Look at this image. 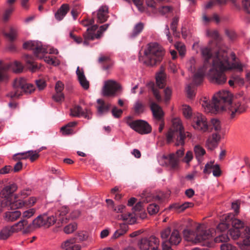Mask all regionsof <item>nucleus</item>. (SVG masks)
Listing matches in <instances>:
<instances>
[{"instance_id": "1", "label": "nucleus", "mask_w": 250, "mask_h": 250, "mask_svg": "<svg viewBox=\"0 0 250 250\" xmlns=\"http://www.w3.org/2000/svg\"><path fill=\"white\" fill-rule=\"evenodd\" d=\"M231 56L230 60L226 51L220 50L218 52L213 60L211 68L208 73V78L211 82L218 84L226 83L227 78L223 73L225 71L232 69H237L240 72L243 71L242 64L235 61V55L231 54Z\"/></svg>"}, {"instance_id": "2", "label": "nucleus", "mask_w": 250, "mask_h": 250, "mask_svg": "<svg viewBox=\"0 0 250 250\" xmlns=\"http://www.w3.org/2000/svg\"><path fill=\"white\" fill-rule=\"evenodd\" d=\"M231 94L228 91L223 90L216 93L212 98L213 107L207 100H204L202 105L208 112L227 111L231 104Z\"/></svg>"}, {"instance_id": "3", "label": "nucleus", "mask_w": 250, "mask_h": 250, "mask_svg": "<svg viewBox=\"0 0 250 250\" xmlns=\"http://www.w3.org/2000/svg\"><path fill=\"white\" fill-rule=\"evenodd\" d=\"M213 230L207 229L203 224H198L194 230L185 229L183 235L185 240L194 244H201L213 236Z\"/></svg>"}, {"instance_id": "4", "label": "nucleus", "mask_w": 250, "mask_h": 250, "mask_svg": "<svg viewBox=\"0 0 250 250\" xmlns=\"http://www.w3.org/2000/svg\"><path fill=\"white\" fill-rule=\"evenodd\" d=\"M165 51L157 43H150L144 51V54L139 57V61L146 65L153 66L162 59Z\"/></svg>"}, {"instance_id": "5", "label": "nucleus", "mask_w": 250, "mask_h": 250, "mask_svg": "<svg viewBox=\"0 0 250 250\" xmlns=\"http://www.w3.org/2000/svg\"><path fill=\"white\" fill-rule=\"evenodd\" d=\"M191 138L192 135L187 132L184 131L181 120L179 118H173L172 120V126L167 134V141L168 143L176 140V146H183L185 144L186 137Z\"/></svg>"}, {"instance_id": "6", "label": "nucleus", "mask_w": 250, "mask_h": 250, "mask_svg": "<svg viewBox=\"0 0 250 250\" xmlns=\"http://www.w3.org/2000/svg\"><path fill=\"white\" fill-rule=\"evenodd\" d=\"M160 234L162 242L166 243L177 245L182 240L179 230L177 229H171L170 227L163 229Z\"/></svg>"}, {"instance_id": "7", "label": "nucleus", "mask_w": 250, "mask_h": 250, "mask_svg": "<svg viewBox=\"0 0 250 250\" xmlns=\"http://www.w3.org/2000/svg\"><path fill=\"white\" fill-rule=\"evenodd\" d=\"M109 27V24H105L103 25H101L98 30L97 31V33L95 34V31L98 28V26L97 25H93L90 27H88L86 31L83 33V36L84 38V41L83 43L84 45H88V41L90 40H94L95 39H100L102 36L104 32H105Z\"/></svg>"}, {"instance_id": "8", "label": "nucleus", "mask_w": 250, "mask_h": 250, "mask_svg": "<svg viewBox=\"0 0 250 250\" xmlns=\"http://www.w3.org/2000/svg\"><path fill=\"white\" fill-rule=\"evenodd\" d=\"M248 103L245 98L233 101L227 111L231 119H233L241 113L245 112L248 108Z\"/></svg>"}, {"instance_id": "9", "label": "nucleus", "mask_w": 250, "mask_h": 250, "mask_svg": "<svg viewBox=\"0 0 250 250\" xmlns=\"http://www.w3.org/2000/svg\"><path fill=\"white\" fill-rule=\"evenodd\" d=\"M27 225L26 220H22L14 225L5 226L0 231V239L4 240L8 239L13 233L21 230Z\"/></svg>"}, {"instance_id": "10", "label": "nucleus", "mask_w": 250, "mask_h": 250, "mask_svg": "<svg viewBox=\"0 0 250 250\" xmlns=\"http://www.w3.org/2000/svg\"><path fill=\"white\" fill-rule=\"evenodd\" d=\"M126 124L135 131L142 135L148 134L152 130L151 126L144 120L127 121Z\"/></svg>"}, {"instance_id": "11", "label": "nucleus", "mask_w": 250, "mask_h": 250, "mask_svg": "<svg viewBox=\"0 0 250 250\" xmlns=\"http://www.w3.org/2000/svg\"><path fill=\"white\" fill-rule=\"evenodd\" d=\"M23 47L26 49L32 50L35 55L39 59H42L44 54L48 53L47 49L43 46L41 42L29 41L23 43Z\"/></svg>"}, {"instance_id": "12", "label": "nucleus", "mask_w": 250, "mask_h": 250, "mask_svg": "<svg viewBox=\"0 0 250 250\" xmlns=\"http://www.w3.org/2000/svg\"><path fill=\"white\" fill-rule=\"evenodd\" d=\"M121 88V85L116 81L109 80L104 82L102 94L106 97H114L115 96L116 93Z\"/></svg>"}, {"instance_id": "13", "label": "nucleus", "mask_w": 250, "mask_h": 250, "mask_svg": "<svg viewBox=\"0 0 250 250\" xmlns=\"http://www.w3.org/2000/svg\"><path fill=\"white\" fill-rule=\"evenodd\" d=\"M56 221L55 217L53 215H48L43 214L38 216L32 221V225L34 227H49L54 224Z\"/></svg>"}, {"instance_id": "14", "label": "nucleus", "mask_w": 250, "mask_h": 250, "mask_svg": "<svg viewBox=\"0 0 250 250\" xmlns=\"http://www.w3.org/2000/svg\"><path fill=\"white\" fill-rule=\"evenodd\" d=\"M192 125L194 129L203 132H208L209 130L206 118L199 113L194 115Z\"/></svg>"}, {"instance_id": "15", "label": "nucleus", "mask_w": 250, "mask_h": 250, "mask_svg": "<svg viewBox=\"0 0 250 250\" xmlns=\"http://www.w3.org/2000/svg\"><path fill=\"white\" fill-rule=\"evenodd\" d=\"M138 245L141 250H149L150 249L152 250L153 248L159 247V240L153 236L148 238H144L139 241Z\"/></svg>"}, {"instance_id": "16", "label": "nucleus", "mask_w": 250, "mask_h": 250, "mask_svg": "<svg viewBox=\"0 0 250 250\" xmlns=\"http://www.w3.org/2000/svg\"><path fill=\"white\" fill-rule=\"evenodd\" d=\"M26 80L23 78H18L15 79L13 83V90L9 93L8 96L12 98L20 97L22 93V90L25 86Z\"/></svg>"}, {"instance_id": "17", "label": "nucleus", "mask_w": 250, "mask_h": 250, "mask_svg": "<svg viewBox=\"0 0 250 250\" xmlns=\"http://www.w3.org/2000/svg\"><path fill=\"white\" fill-rule=\"evenodd\" d=\"M93 14L95 15L97 22L102 23L109 18V8L106 5H102Z\"/></svg>"}, {"instance_id": "18", "label": "nucleus", "mask_w": 250, "mask_h": 250, "mask_svg": "<svg viewBox=\"0 0 250 250\" xmlns=\"http://www.w3.org/2000/svg\"><path fill=\"white\" fill-rule=\"evenodd\" d=\"M17 189L18 186L16 184L9 183L2 188L0 192V195L2 199L9 200L10 197Z\"/></svg>"}, {"instance_id": "19", "label": "nucleus", "mask_w": 250, "mask_h": 250, "mask_svg": "<svg viewBox=\"0 0 250 250\" xmlns=\"http://www.w3.org/2000/svg\"><path fill=\"white\" fill-rule=\"evenodd\" d=\"M221 136L218 133H213L209 136L206 142V146L210 150H213L217 147Z\"/></svg>"}, {"instance_id": "20", "label": "nucleus", "mask_w": 250, "mask_h": 250, "mask_svg": "<svg viewBox=\"0 0 250 250\" xmlns=\"http://www.w3.org/2000/svg\"><path fill=\"white\" fill-rule=\"evenodd\" d=\"M70 115L74 117H83L89 119L91 118V114L89 111H83L80 106H75L71 109Z\"/></svg>"}, {"instance_id": "21", "label": "nucleus", "mask_w": 250, "mask_h": 250, "mask_svg": "<svg viewBox=\"0 0 250 250\" xmlns=\"http://www.w3.org/2000/svg\"><path fill=\"white\" fill-rule=\"evenodd\" d=\"M76 74L81 86L84 89H87L89 88V82L86 80L85 77L83 69L80 68L79 67H78L76 71Z\"/></svg>"}, {"instance_id": "22", "label": "nucleus", "mask_w": 250, "mask_h": 250, "mask_svg": "<svg viewBox=\"0 0 250 250\" xmlns=\"http://www.w3.org/2000/svg\"><path fill=\"white\" fill-rule=\"evenodd\" d=\"M150 107L154 118L161 121L164 116V112L161 106L156 103H152Z\"/></svg>"}, {"instance_id": "23", "label": "nucleus", "mask_w": 250, "mask_h": 250, "mask_svg": "<svg viewBox=\"0 0 250 250\" xmlns=\"http://www.w3.org/2000/svg\"><path fill=\"white\" fill-rule=\"evenodd\" d=\"M97 102L98 104L97 109L98 113L99 115H102L109 111L111 106L110 104L105 103L104 101L102 99H98Z\"/></svg>"}, {"instance_id": "24", "label": "nucleus", "mask_w": 250, "mask_h": 250, "mask_svg": "<svg viewBox=\"0 0 250 250\" xmlns=\"http://www.w3.org/2000/svg\"><path fill=\"white\" fill-rule=\"evenodd\" d=\"M21 214V211L18 210L7 211L3 214V219L7 222H13L19 218Z\"/></svg>"}, {"instance_id": "25", "label": "nucleus", "mask_w": 250, "mask_h": 250, "mask_svg": "<svg viewBox=\"0 0 250 250\" xmlns=\"http://www.w3.org/2000/svg\"><path fill=\"white\" fill-rule=\"evenodd\" d=\"M156 83L159 88H163L166 85V74L162 68L156 74Z\"/></svg>"}, {"instance_id": "26", "label": "nucleus", "mask_w": 250, "mask_h": 250, "mask_svg": "<svg viewBox=\"0 0 250 250\" xmlns=\"http://www.w3.org/2000/svg\"><path fill=\"white\" fill-rule=\"evenodd\" d=\"M200 50L202 58L204 60V64L203 66L207 67L208 62L212 57L211 48L208 46H203L201 48Z\"/></svg>"}, {"instance_id": "27", "label": "nucleus", "mask_w": 250, "mask_h": 250, "mask_svg": "<svg viewBox=\"0 0 250 250\" xmlns=\"http://www.w3.org/2000/svg\"><path fill=\"white\" fill-rule=\"evenodd\" d=\"M62 247L64 250H80L81 249V246L75 243L74 239L65 241L62 245Z\"/></svg>"}, {"instance_id": "28", "label": "nucleus", "mask_w": 250, "mask_h": 250, "mask_svg": "<svg viewBox=\"0 0 250 250\" xmlns=\"http://www.w3.org/2000/svg\"><path fill=\"white\" fill-rule=\"evenodd\" d=\"M117 218L119 220L124 221L129 224H133L136 221L133 214L126 212L125 210L124 213H122L120 215H118Z\"/></svg>"}, {"instance_id": "29", "label": "nucleus", "mask_w": 250, "mask_h": 250, "mask_svg": "<svg viewBox=\"0 0 250 250\" xmlns=\"http://www.w3.org/2000/svg\"><path fill=\"white\" fill-rule=\"evenodd\" d=\"M162 158L163 159L167 160L172 168L177 167L179 164L180 161L176 158L174 153H170L167 155H163Z\"/></svg>"}, {"instance_id": "30", "label": "nucleus", "mask_w": 250, "mask_h": 250, "mask_svg": "<svg viewBox=\"0 0 250 250\" xmlns=\"http://www.w3.org/2000/svg\"><path fill=\"white\" fill-rule=\"evenodd\" d=\"M69 10V6L67 4H63L55 13V16L58 21H61L64 17Z\"/></svg>"}, {"instance_id": "31", "label": "nucleus", "mask_w": 250, "mask_h": 250, "mask_svg": "<svg viewBox=\"0 0 250 250\" xmlns=\"http://www.w3.org/2000/svg\"><path fill=\"white\" fill-rule=\"evenodd\" d=\"M206 69L207 67L205 66L200 68L198 72L194 75L193 82L195 84H199L202 82Z\"/></svg>"}, {"instance_id": "32", "label": "nucleus", "mask_w": 250, "mask_h": 250, "mask_svg": "<svg viewBox=\"0 0 250 250\" xmlns=\"http://www.w3.org/2000/svg\"><path fill=\"white\" fill-rule=\"evenodd\" d=\"M222 129L220 121L217 119H213L211 121L210 128L209 129L210 132L212 130L215 131V133H219L220 132Z\"/></svg>"}, {"instance_id": "33", "label": "nucleus", "mask_w": 250, "mask_h": 250, "mask_svg": "<svg viewBox=\"0 0 250 250\" xmlns=\"http://www.w3.org/2000/svg\"><path fill=\"white\" fill-rule=\"evenodd\" d=\"M194 152L196 159L199 162H201L202 157L205 154L206 150L202 146L196 145L194 147Z\"/></svg>"}, {"instance_id": "34", "label": "nucleus", "mask_w": 250, "mask_h": 250, "mask_svg": "<svg viewBox=\"0 0 250 250\" xmlns=\"http://www.w3.org/2000/svg\"><path fill=\"white\" fill-rule=\"evenodd\" d=\"M230 222H231L232 227L234 229L241 230L244 227V223L238 219L235 218H231L230 220L229 219Z\"/></svg>"}, {"instance_id": "35", "label": "nucleus", "mask_w": 250, "mask_h": 250, "mask_svg": "<svg viewBox=\"0 0 250 250\" xmlns=\"http://www.w3.org/2000/svg\"><path fill=\"white\" fill-rule=\"evenodd\" d=\"M144 28V24L143 23L140 22L136 24L133 29L131 36L132 37H136L143 31Z\"/></svg>"}, {"instance_id": "36", "label": "nucleus", "mask_w": 250, "mask_h": 250, "mask_svg": "<svg viewBox=\"0 0 250 250\" xmlns=\"http://www.w3.org/2000/svg\"><path fill=\"white\" fill-rule=\"evenodd\" d=\"M9 205L10 206V208L12 209L22 208L23 207H25L24 200L23 201L21 199H18L13 201V202H11L10 201V204Z\"/></svg>"}, {"instance_id": "37", "label": "nucleus", "mask_w": 250, "mask_h": 250, "mask_svg": "<svg viewBox=\"0 0 250 250\" xmlns=\"http://www.w3.org/2000/svg\"><path fill=\"white\" fill-rule=\"evenodd\" d=\"M229 216L226 218V221L225 222L220 223L217 227V230L218 231L223 232L227 230L229 228Z\"/></svg>"}, {"instance_id": "38", "label": "nucleus", "mask_w": 250, "mask_h": 250, "mask_svg": "<svg viewBox=\"0 0 250 250\" xmlns=\"http://www.w3.org/2000/svg\"><path fill=\"white\" fill-rule=\"evenodd\" d=\"M77 229V224L75 223H70L63 228L64 232L66 234L73 232Z\"/></svg>"}, {"instance_id": "39", "label": "nucleus", "mask_w": 250, "mask_h": 250, "mask_svg": "<svg viewBox=\"0 0 250 250\" xmlns=\"http://www.w3.org/2000/svg\"><path fill=\"white\" fill-rule=\"evenodd\" d=\"M173 9V7L170 6H162L159 8L158 12L160 14L164 15L168 13H171V12H172Z\"/></svg>"}, {"instance_id": "40", "label": "nucleus", "mask_w": 250, "mask_h": 250, "mask_svg": "<svg viewBox=\"0 0 250 250\" xmlns=\"http://www.w3.org/2000/svg\"><path fill=\"white\" fill-rule=\"evenodd\" d=\"M215 166L216 164H214V162L212 161L207 163L205 166L203 172L206 174H210Z\"/></svg>"}, {"instance_id": "41", "label": "nucleus", "mask_w": 250, "mask_h": 250, "mask_svg": "<svg viewBox=\"0 0 250 250\" xmlns=\"http://www.w3.org/2000/svg\"><path fill=\"white\" fill-rule=\"evenodd\" d=\"M36 211V209L35 208H29L22 212V216L24 219H29L35 214Z\"/></svg>"}, {"instance_id": "42", "label": "nucleus", "mask_w": 250, "mask_h": 250, "mask_svg": "<svg viewBox=\"0 0 250 250\" xmlns=\"http://www.w3.org/2000/svg\"><path fill=\"white\" fill-rule=\"evenodd\" d=\"M40 150H29L27 151L28 158H29L31 162H34L39 157V152Z\"/></svg>"}, {"instance_id": "43", "label": "nucleus", "mask_w": 250, "mask_h": 250, "mask_svg": "<svg viewBox=\"0 0 250 250\" xmlns=\"http://www.w3.org/2000/svg\"><path fill=\"white\" fill-rule=\"evenodd\" d=\"M68 210L67 207L65 206H62L59 209L57 213L61 217L62 222H64V217L68 213Z\"/></svg>"}, {"instance_id": "44", "label": "nucleus", "mask_w": 250, "mask_h": 250, "mask_svg": "<svg viewBox=\"0 0 250 250\" xmlns=\"http://www.w3.org/2000/svg\"><path fill=\"white\" fill-rule=\"evenodd\" d=\"M159 210V207L155 204H151L147 207V211L149 214H156Z\"/></svg>"}, {"instance_id": "45", "label": "nucleus", "mask_w": 250, "mask_h": 250, "mask_svg": "<svg viewBox=\"0 0 250 250\" xmlns=\"http://www.w3.org/2000/svg\"><path fill=\"white\" fill-rule=\"evenodd\" d=\"M11 67L13 71L16 73L21 72L23 69V65L17 61L12 63Z\"/></svg>"}, {"instance_id": "46", "label": "nucleus", "mask_w": 250, "mask_h": 250, "mask_svg": "<svg viewBox=\"0 0 250 250\" xmlns=\"http://www.w3.org/2000/svg\"><path fill=\"white\" fill-rule=\"evenodd\" d=\"M144 104L140 101L136 102L134 105V111L137 113H142L144 110Z\"/></svg>"}, {"instance_id": "47", "label": "nucleus", "mask_w": 250, "mask_h": 250, "mask_svg": "<svg viewBox=\"0 0 250 250\" xmlns=\"http://www.w3.org/2000/svg\"><path fill=\"white\" fill-rule=\"evenodd\" d=\"M229 240V237L226 234H220L214 238L216 243L227 242Z\"/></svg>"}, {"instance_id": "48", "label": "nucleus", "mask_w": 250, "mask_h": 250, "mask_svg": "<svg viewBox=\"0 0 250 250\" xmlns=\"http://www.w3.org/2000/svg\"><path fill=\"white\" fill-rule=\"evenodd\" d=\"M229 234L234 240L238 239L241 236L240 230L238 229H234L233 227L229 229Z\"/></svg>"}, {"instance_id": "49", "label": "nucleus", "mask_w": 250, "mask_h": 250, "mask_svg": "<svg viewBox=\"0 0 250 250\" xmlns=\"http://www.w3.org/2000/svg\"><path fill=\"white\" fill-rule=\"evenodd\" d=\"M27 151L15 154L13 156L15 161H20L28 159Z\"/></svg>"}, {"instance_id": "50", "label": "nucleus", "mask_w": 250, "mask_h": 250, "mask_svg": "<svg viewBox=\"0 0 250 250\" xmlns=\"http://www.w3.org/2000/svg\"><path fill=\"white\" fill-rule=\"evenodd\" d=\"M183 113L186 118H190L192 115V111L190 106L185 105L182 107Z\"/></svg>"}, {"instance_id": "51", "label": "nucleus", "mask_w": 250, "mask_h": 250, "mask_svg": "<svg viewBox=\"0 0 250 250\" xmlns=\"http://www.w3.org/2000/svg\"><path fill=\"white\" fill-rule=\"evenodd\" d=\"M193 158V155L192 151H188L186 153L185 156L182 160V161L188 165H189V163L192 161Z\"/></svg>"}, {"instance_id": "52", "label": "nucleus", "mask_w": 250, "mask_h": 250, "mask_svg": "<svg viewBox=\"0 0 250 250\" xmlns=\"http://www.w3.org/2000/svg\"><path fill=\"white\" fill-rule=\"evenodd\" d=\"M123 227L124 228V229L123 230H118L116 231L112 236V238L116 239L119 237L120 236L123 235L126 232L127 227V226L126 225L124 224L123 225Z\"/></svg>"}, {"instance_id": "53", "label": "nucleus", "mask_w": 250, "mask_h": 250, "mask_svg": "<svg viewBox=\"0 0 250 250\" xmlns=\"http://www.w3.org/2000/svg\"><path fill=\"white\" fill-rule=\"evenodd\" d=\"M9 204L10 200L6 199L0 198V213L8 207Z\"/></svg>"}, {"instance_id": "54", "label": "nucleus", "mask_w": 250, "mask_h": 250, "mask_svg": "<svg viewBox=\"0 0 250 250\" xmlns=\"http://www.w3.org/2000/svg\"><path fill=\"white\" fill-rule=\"evenodd\" d=\"M35 86L33 84L28 83L26 82L25 86H24L22 90V92H24L26 93H31L35 90Z\"/></svg>"}, {"instance_id": "55", "label": "nucleus", "mask_w": 250, "mask_h": 250, "mask_svg": "<svg viewBox=\"0 0 250 250\" xmlns=\"http://www.w3.org/2000/svg\"><path fill=\"white\" fill-rule=\"evenodd\" d=\"M37 199L35 197H30L27 200H24L25 206L31 207L36 203Z\"/></svg>"}, {"instance_id": "56", "label": "nucleus", "mask_w": 250, "mask_h": 250, "mask_svg": "<svg viewBox=\"0 0 250 250\" xmlns=\"http://www.w3.org/2000/svg\"><path fill=\"white\" fill-rule=\"evenodd\" d=\"M61 131L62 134L64 135L71 134L73 132V129L67 125L62 126L61 129Z\"/></svg>"}, {"instance_id": "57", "label": "nucleus", "mask_w": 250, "mask_h": 250, "mask_svg": "<svg viewBox=\"0 0 250 250\" xmlns=\"http://www.w3.org/2000/svg\"><path fill=\"white\" fill-rule=\"evenodd\" d=\"M179 20V17L178 16L174 17L172 20L170 24V27L171 30L175 32L176 31L177 26Z\"/></svg>"}, {"instance_id": "58", "label": "nucleus", "mask_w": 250, "mask_h": 250, "mask_svg": "<svg viewBox=\"0 0 250 250\" xmlns=\"http://www.w3.org/2000/svg\"><path fill=\"white\" fill-rule=\"evenodd\" d=\"M175 46L179 51L180 55L183 56L186 52L185 46L183 44L180 42L176 43Z\"/></svg>"}, {"instance_id": "59", "label": "nucleus", "mask_w": 250, "mask_h": 250, "mask_svg": "<svg viewBox=\"0 0 250 250\" xmlns=\"http://www.w3.org/2000/svg\"><path fill=\"white\" fill-rule=\"evenodd\" d=\"M37 88L39 90H43L46 86L45 81L42 79H39L36 81Z\"/></svg>"}, {"instance_id": "60", "label": "nucleus", "mask_w": 250, "mask_h": 250, "mask_svg": "<svg viewBox=\"0 0 250 250\" xmlns=\"http://www.w3.org/2000/svg\"><path fill=\"white\" fill-rule=\"evenodd\" d=\"M207 34L208 36L214 39H218L219 38L218 32L216 30H208Z\"/></svg>"}, {"instance_id": "61", "label": "nucleus", "mask_w": 250, "mask_h": 250, "mask_svg": "<svg viewBox=\"0 0 250 250\" xmlns=\"http://www.w3.org/2000/svg\"><path fill=\"white\" fill-rule=\"evenodd\" d=\"M149 85L151 87L152 91L153 92V95L155 96L156 99L158 102L161 101L162 100V98H161V95L160 94L159 91L154 87V85H153V83H151Z\"/></svg>"}, {"instance_id": "62", "label": "nucleus", "mask_w": 250, "mask_h": 250, "mask_svg": "<svg viewBox=\"0 0 250 250\" xmlns=\"http://www.w3.org/2000/svg\"><path fill=\"white\" fill-rule=\"evenodd\" d=\"M164 94H165V101L166 102L168 101L171 98V94H172V90L169 87H167L164 90Z\"/></svg>"}, {"instance_id": "63", "label": "nucleus", "mask_w": 250, "mask_h": 250, "mask_svg": "<svg viewBox=\"0 0 250 250\" xmlns=\"http://www.w3.org/2000/svg\"><path fill=\"white\" fill-rule=\"evenodd\" d=\"M221 250H236L235 247L230 244H224L221 246Z\"/></svg>"}, {"instance_id": "64", "label": "nucleus", "mask_w": 250, "mask_h": 250, "mask_svg": "<svg viewBox=\"0 0 250 250\" xmlns=\"http://www.w3.org/2000/svg\"><path fill=\"white\" fill-rule=\"evenodd\" d=\"M242 3L245 11L250 13V0H243Z\"/></svg>"}]
</instances>
